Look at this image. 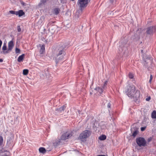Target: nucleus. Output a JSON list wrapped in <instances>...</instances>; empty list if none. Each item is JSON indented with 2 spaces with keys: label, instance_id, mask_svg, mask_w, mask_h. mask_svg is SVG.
Instances as JSON below:
<instances>
[{
  "label": "nucleus",
  "instance_id": "20",
  "mask_svg": "<svg viewBox=\"0 0 156 156\" xmlns=\"http://www.w3.org/2000/svg\"><path fill=\"white\" fill-rule=\"evenodd\" d=\"M29 70L27 69H24L23 71V73L24 75H27L28 73Z\"/></svg>",
  "mask_w": 156,
  "mask_h": 156
},
{
  "label": "nucleus",
  "instance_id": "29",
  "mask_svg": "<svg viewBox=\"0 0 156 156\" xmlns=\"http://www.w3.org/2000/svg\"><path fill=\"white\" fill-rule=\"evenodd\" d=\"M107 81H105L104 83V84L103 86L102 87V88L103 89H105V86L107 85Z\"/></svg>",
  "mask_w": 156,
  "mask_h": 156
},
{
  "label": "nucleus",
  "instance_id": "17",
  "mask_svg": "<svg viewBox=\"0 0 156 156\" xmlns=\"http://www.w3.org/2000/svg\"><path fill=\"white\" fill-rule=\"evenodd\" d=\"M138 131L137 129H136L134 131H133L132 133V136L133 137H135L137 135Z\"/></svg>",
  "mask_w": 156,
  "mask_h": 156
},
{
  "label": "nucleus",
  "instance_id": "18",
  "mask_svg": "<svg viewBox=\"0 0 156 156\" xmlns=\"http://www.w3.org/2000/svg\"><path fill=\"white\" fill-rule=\"evenodd\" d=\"M47 1V0H41L39 4V5L41 6L43 4H44Z\"/></svg>",
  "mask_w": 156,
  "mask_h": 156
},
{
  "label": "nucleus",
  "instance_id": "39",
  "mask_svg": "<svg viewBox=\"0 0 156 156\" xmlns=\"http://www.w3.org/2000/svg\"><path fill=\"white\" fill-rule=\"evenodd\" d=\"M143 50H141V52H143Z\"/></svg>",
  "mask_w": 156,
  "mask_h": 156
},
{
  "label": "nucleus",
  "instance_id": "24",
  "mask_svg": "<svg viewBox=\"0 0 156 156\" xmlns=\"http://www.w3.org/2000/svg\"><path fill=\"white\" fill-rule=\"evenodd\" d=\"M3 141V138L2 136H0V146L2 145Z\"/></svg>",
  "mask_w": 156,
  "mask_h": 156
},
{
  "label": "nucleus",
  "instance_id": "2",
  "mask_svg": "<svg viewBox=\"0 0 156 156\" xmlns=\"http://www.w3.org/2000/svg\"><path fill=\"white\" fill-rule=\"evenodd\" d=\"M77 4L79 6L78 12L79 13H81L84 8L87 5L88 0H78Z\"/></svg>",
  "mask_w": 156,
  "mask_h": 156
},
{
  "label": "nucleus",
  "instance_id": "34",
  "mask_svg": "<svg viewBox=\"0 0 156 156\" xmlns=\"http://www.w3.org/2000/svg\"><path fill=\"white\" fill-rule=\"evenodd\" d=\"M111 106V104L110 103H108V104L107 107L108 108H110Z\"/></svg>",
  "mask_w": 156,
  "mask_h": 156
},
{
  "label": "nucleus",
  "instance_id": "28",
  "mask_svg": "<svg viewBox=\"0 0 156 156\" xmlns=\"http://www.w3.org/2000/svg\"><path fill=\"white\" fill-rule=\"evenodd\" d=\"M17 30L18 32H20L21 31V29L20 26H17Z\"/></svg>",
  "mask_w": 156,
  "mask_h": 156
},
{
  "label": "nucleus",
  "instance_id": "19",
  "mask_svg": "<svg viewBox=\"0 0 156 156\" xmlns=\"http://www.w3.org/2000/svg\"><path fill=\"white\" fill-rule=\"evenodd\" d=\"M151 117L153 119L156 118V111H154L151 114Z\"/></svg>",
  "mask_w": 156,
  "mask_h": 156
},
{
  "label": "nucleus",
  "instance_id": "12",
  "mask_svg": "<svg viewBox=\"0 0 156 156\" xmlns=\"http://www.w3.org/2000/svg\"><path fill=\"white\" fill-rule=\"evenodd\" d=\"M103 89L102 88H100L99 87H96L95 89V90H97L100 94H101L103 91V89Z\"/></svg>",
  "mask_w": 156,
  "mask_h": 156
},
{
  "label": "nucleus",
  "instance_id": "16",
  "mask_svg": "<svg viewBox=\"0 0 156 156\" xmlns=\"http://www.w3.org/2000/svg\"><path fill=\"white\" fill-rule=\"evenodd\" d=\"M106 138V136L105 135H102L100 136L99 139L101 140H105Z\"/></svg>",
  "mask_w": 156,
  "mask_h": 156
},
{
  "label": "nucleus",
  "instance_id": "6",
  "mask_svg": "<svg viewBox=\"0 0 156 156\" xmlns=\"http://www.w3.org/2000/svg\"><path fill=\"white\" fill-rule=\"evenodd\" d=\"M156 32V26H151L147 29L146 33L148 34H152Z\"/></svg>",
  "mask_w": 156,
  "mask_h": 156
},
{
  "label": "nucleus",
  "instance_id": "5",
  "mask_svg": "<svg viewBox=\"0 0 156 156\" xmlns=\"http://www.w3.org/2000/svg\"><path fill=\"white\" fill-rule=\"evenodd\" d=\"M59 51L57 55V58L59 55H62L60 57V58L58 59V61H57V59L56 60V62L57 64L58 62V61H59L60 60H62L63 59V56L65 55V50L63 49V48H61V49H59Z\"/></svg>",
  "mask_w": 156,
  "mask_h": 156
},
{
  "label": "nucleus",
  "instance_id": "7",
  "mask_svg": "<svg viewBox=\"0 0 156 156\" xmlns=\"http://www.w3.org/2000/svg\"><path fill=\"white\" fill-rule=\"evenodd\" d=\"M72 135V133L69 132H66L64 133L61 136V140H65L71 137Z\"/></svg>",
  "mask_w": 156,
  "mask_h": 156
},
{
  "label": "nucleus",
  "instance_id": "13",
  "mask_svg": "<svg viewBox=\"0 0 156 156\" xmlns=\"http://www.w3.org/2000/svg\"><path fill=\"white\" fill-rule=\"evenodd\" d=\"M45 51V47L44 45H42L41 47V49L40 50V53L41 54H43Z\"/></svg>",
  "mask_w": 156,
  "mask_h": 156
},
{
  "label": "nucleus",
  "instance_id": "26",
  "mask_svg": "<svg viewBox=\"0 0 156 156\" xmlns=\"http://www.w3.org/2000/svg\"><path fill=\"white\" fill-rule=\"evenodd\" d=\"M129 77L130 79H132L133 77V75L130 73L129 74Z\"/></svg>",
  "mask_w": 156,
  "mask_h": 156
},
{
  "label": "nucleus",
  "instance_id": "22",
  "mask_svg": "<svg viewBox=\"0 0 156 156\" xmlns=\"http://www.w3.org/2000/svg\"><path fill=\"white\" fill-rule=\"evenodd\" d=\"M2 50L3 51H6L7 50V47L6 44H4V45L2 48Z\"/></svg>",
  "mask_w": 156,
  "mask_h": 156
},
{
  "label": "nucleus",
  "instance_id": "31",
  "mask_svg": "<svg viewBox=\"0 0 156 156\" xmlns=\"http://www.w3.org/2000/svg\"><path fill=\"white\" fill-rule=\"evenodd\" d=\"M152 140V137H150L148 138L147 140V141L148 142H150Z\"/></svg>",
  "mask_w": 156,
  "mask_h": 156
},
{
  "label": "nucleus",
  "instance_id": "27",
  "mask_svg": "<svg viewBox=\"0 0 156 156\" xmlns=\"http://www.w3.org/2000/svg\"><path fill=\"white\" fill-rule=\"evenodd\" d=\"M15 51L16 53H20V50L18 48H16V49Z\"/></svg>",
  "mask_w": 156,
  "mask_h": 156
},
{
  "label": "nucleus",
  "instance_id": "3",
  "mask_svg": "<svg viewBox=\"0 0 156 156\" xmlns=\"http://www.w3.org/2000/svg\"><path fill=\"white\" fill-rule=\"evenodd\" d=\"M91 133V132L90 131L85 130L80 134L79 138L80 140L86 139L90 135Z\"/></svg>",
  "mask_w": 156,
  "mask_h": 156
},
{
  "label": "nucleus",
  "instance_id": "14",
  "mask_svg": "<svg viewBox=\"0 0 156 156\" xmlns=\"http://www.w3.org/2000/svg\"><path fill=\"white\" fill-rule=\"evenodd\" d=\"M60 9L59 8H55L54 10V14L56 15H58Z\"/></svg>",
  "mask_w": 156,
  "mask_h": 156
},
{
  "label": "nucleus",
  "instance_id": "32",
  "mask_svg": "<svg viewBox=\"0 0 156 156\" xmlns=\"http://www.w3.org/2000/svg\"><path fill=\"white\" fill-rule=\"evenodd\" d=\"M146 127H141V129H141V131H144V130H145V129H146Z\"/></svg>",
  "mask_w": 156,
  "mask_h": 156
},
{
  "label": "nucleus",
  "instance_id": "8",
  "mask_svg": "<svg viewBox=\"0 0 156 156\" xmlns=\"http://www.w3.org/2000/svg\"><path fill=\"white\" fill-rule=\"evenodd\" d=\"M14 46V44L13 41H10L8 43V48L7 50L6 51H3V53L4 54H5L6 53H8L11 51L12 49Z\"/></svg>",
  "mask_w": 156,
  "mask_h": 156
},
{
  "label": "nucleus",
  "instance_id": "36",
  "mask_svg": "<svg viewBox=\"0 0 156 156\" xmlns=\"http://www.w3.org/2000/svg\"><path fill=\"white\" fill-rule=\"evenodd\" d=\"M110 2L112 3L114 1V0H110Z\"/></svg>",
  "mask_w": 156,
  "mask_h": 156
},
{
  "label": "nucleus",
  "instance_id": "4",
  "mask_svg": "<svg viewBox=\"0 0 156 156\" xmlns=\"http://www.w3.org/2000/svg\"><path fill=\"white\" fill-rule=\"evenodd\" d=\"M136 142L137 145L140 147H144L146 145V141L143 137H139L136 138Z\"/></svg>",
  "mask_w": 156,
  "mask_h": 156
},
{
  "label": "nucleus",
  "instance_id": "30",
  "mask_svg": "<svg viewBox=\"0 0 156 156\" xmlns=\"http://www.w3.org/2000/svg\"><path fill=\"white\" fill-rule=\"evenodd\" d=\"M152 78H153L152 75L151 74L150 76V79L149 81V83H151Z\"/></svg>",
  "mask_w": 156,
  "mask_h": 156
},
{
  "label": "nucleus",
  "instance_id": "25",
  "mask_svg": "<svg viewBox=\"0 0 156 156\" xmlns=\"http://www.w3.org/2000/svg\"><path fill=\"white\" fill-rule=\"evenodd\" d=\"M9 12L11 14H15L16 15V11L13 10H10L9 11Z\"/></svg>",
  "mask_w": 156,
  "mask_h": 156
},
{
  "label": "nucleus",
  "instance_id": "11",
  "mask_svg": "<svg viewBox=\"0 0 156 156\" xmlns=\"http://www.w3.org/2000/svg\"><path fill=\"white\" fill-rule=\"evenodd\" d=\"M25 56L24 54H23L21 55H20L18 58L17 61L19 62H20L23 61Z\"/></svg>",
  "mask_w": 156,
  "mask_h": 156
},
{
  "label": "nucleus",
  "instance_id": "38",
  "mask_svg": "<svg viewBox=\"0 0 156 156\" xmlns=\"http://www.w3.org/2000/svg\"><path fill=\"white\" fill-rule=\"evenodd\" d=\"M61 2H63V0H60Z\"/></svg>",
  "mask_w": 156,
  "mask_h": 156
},
{
  "label": "nucleus",
  "instance_id": "35",
  "mask_svg": "<svg viewBox=\"0 0 156 156\" xmlns=\"http://www.w3.org/2000/svg\"><path fill=\"white\" fill-rule=\"evenodd\" d=\"M21 3L23 6L25 5V3L23 2H21Z\"/></svg>",
  "mask_w": 156,
  "mask_h": 156
},
{
  "label": "nucleus",
  "instance_id": "21",
  "mask_svg": "<svg viewBox=\"0 0 156 156\" xmlns=\"http://www.w3.org/2000/svg\"><path fill=\"white\" fill-rule=\"evenodd\" d=\"M55 28L51 27L49 28V30L51 31L52 34L54 33L55 32Z\"/></svg>",
  "mask_w": 156,
  "mask_h": 156
},
{
  "label": "nucleus",
  "instance_id": "23",
  "mask_svg": "<svg viewBox=\"0 0 156 156\" xmlns=\"http://www.w3.org/2000/svg\"><path fill=\"white\" fill-rule=\"evenodd\" d=\"M143 62L144 64V66H145V68H148V66L147 65V63L146 62V61L144 60L143 61Z\"/></svg>",
  "mask_w": 156,
  "mask_h": 156
},
{
  "label": "nucleus",
  "instance_id": "37",
  "mask_svg": "<svg viewBox=\"0 0 156 156\" xmlns=\"http://www.w3.org/2000/svg\"><path fill=\"white\" fill-rule=\"evenodd\" d=\"M3 61V60L2 59H0V62H2Z\"/></svg>",
  "mask_w": 156,
  "mask_h": 156
},
{
  "label": "nucleus",
  "instance_id": "15",
  "mask_svg": "<svg viewBox=\"0 0 156 156\" xmlns=\"http://www.w3.org/2000/svg\"><path fill=\"white\" fill-rule=\"evenodd\" d=\"M39 151L42 153H44L46 152V150L45 148L44 147H40L39 148Z\"/></svg>",
  "mask_w": 156,
  "mask_h": 156
},
{
  "label": "nucleus",
  "instance_id": "10",
  "mask_svg": "<svg viewBox=\"0 0 156 156\" xmlns=\"http://www.w3.org/2000/svg\"><path fill=\"white\" fill-rule=\"evenodd\" d=\"M24 14V12H23L22 10H20L18 11H16V15H18L19 17L22 16Z\"/></svg>",
  "mask_w": 156,
  "mask_h": 156
},
{
  "label": "nucleus",
  "instance_id": "1",
  "mask_svg": "<svg viewBox=\"0 0 156 156\" xmlns=\"http://www.w3.org/2000/svg\"><path fill=\"white\" fill-rule=\"evenodd\" d=\"M126 95L129 98H133L135 102L137 101L140 95V91L139 90H136L134 86H129L126 91Z\"/></svg>",
  "mask_w": 156,
  "mask_h": 156
},
{
  "label": "nucleus",
  "instance_id": "33",
  "mask_svg": "<svg viewBox=\"0 0 156 156\" xmlns=\"http://www.w3.org/2000/svg\"><path fill=\"white\" fill-rule=\"evenodd\" d=\"M150 99H151V97H148V98H146V101H150Z\"/></svg>",
  "mask_w": 156,
  "mask_h": 156
},
{
  "label": "nucleus",
  "instance_id": "9",
  "mask_svg": "<svg viewBox=\"0 0 156 156\" xmlns=\"http://www.w3.org/2000/svg\"><path fill=\"white\" fill-rule=\"evenodd\" d=\"M66 105H64L60 107V108H56L55 109V111L57 112H56V113H62V111H63L66 108Z\"/></svg>",
  "mask_w": 156,
  "mask_h": 156
}]
</instances>
